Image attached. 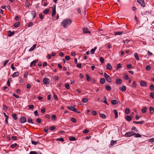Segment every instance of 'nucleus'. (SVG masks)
Masks as SVG:
<instances>
[{
    "instance_id": "1",
    "label": "nucleus",
    "mask_w": 154,
    "mask_h": 154,
    "mask_svg": "<svg viewBox=\"0 0 154 154\" xmlns=\"http://www.w3.org/2000/svg\"><path fill=\"white\" fill-rule=\"evenodd\" d=\"M72 21L69 19H66L64 20L61 23V25L64 28H67L72 23Z\"/></svg>"
},
{
    "instance_id": "2",
    "label": "nucleus",
    "mask_w": 154,
    "mask_h": 154,
    "mask_svg": "<svg viewBox=\"0 0 154 154\" xmlns=\"http://www.w3.org/2000/svg\"><path fill=\"white\" fill-rule=\"evenodd\" d=\"M104 77L107 82L109 83H112V82L111 81V78L109 75L106 73H104Z\"/></svg>"
},
{
    "instance_id": "3",
    "label": "nucleus",
    "mask_w": 154,
    "mask_h": 154,
    "mask_svg": "<svg viewBox=\"0 0 154 154\" xmlns=\"http://www.w3.org/2000/svg\"><path fill=\"white\" fill-rule=\"evenodd\" d=\"M135 132L134 131H131L126 132L125 134V136L127 137H130L134 135Z\"/></svg>"
},
{
    "instance_id": "4",
    "label": "nucleus",
    "mask_w": 154,
    "mask_h": 154,
    "mask_svg": "<svg viewBox=\"0 0 154 154\" xmlns=\"http://www.w3.org/2000/svg\"><path fill=\"white\" fill-rule=\"evenodd\" d=\"M19 121L21 123H24L26 122V119L25 116H22L20 119Z\"/></svg>"
},
{
    "instance_id": "5",
    "label": "nucleus",
    "mask_w": 154,
    "mask_h": 154,
    "mask_svg": "<svg viewBox=\"0 0 154 154\" xmlns=\"http://www.w3.org/2000/svg\"><path fill=\"white\" fill-rule=\"evenodd\" d=\"M43 83L45 84H48L50 82V80L47 78L43 79Z\"/></svg>"
},
{
    "instance_id": "6",
    "label": "nucleus",
    "mask_w": 154,
    "mask_h": 154,
    "mask_svg": "<svg viewBox=\"0 0 154 154\" xmlns=\"http://www.w3.org/2000/svg\"><path fill=\"white\" fill-rule=\"evenodd\" d=\"M137 2L142 7H144L145 6V4L143 0H137Z\"/></svg>"
},
{
    "instance_id": "7",
    "label": "nucleus",
    "mask_w": 154,
    "mask_h": 154,
    "mask_svg": "<svg viewBox=\"0 0 154 154\" xmlns=\"http://www.w3.org/2000/svg\"><path fill=\"white\" fill-rule=\"evenodd\" d=\"M140 85L142 87H146V83L143 81H141L140 82Z\"/></svg>"
},
{
    "instance_id": "8",
    "label": "nucleus",
    "mask_w": 154,
    "mask_h": 154,
    "mask_svg": "<svg viewBox=\"0 0 154 154\" xmlns=\"http://www.w3.org/2000/svg\"><path fill=\"white\" fill-rule=\"evenodd\" d=\"M75 105L73 106H68L67 108L70 110L72 111H76V108L75 107Z\"/></svg>"
},
{
    "instance_id": "9",
    "label": "nucleus",
    "mask_w": 154,
    "mask_h": 154,
    "mask_svg": "<svg viewBox=\"0 0 154 154\" xmlns=\"http://www.w3.org/2000/svg\"><path fill=\"white\" fill-rule=\"evenodd\" d=\"M119 88V90L122 91V92H124L126 90V88L125 86L123 85L122 86L120 87Z\"/></svg>"
},
{
    "instance_id": "10",
    "label": "nucleus",
    "mask_w": 154,
    "mask_h": 154,
    "mask_svg": "<svg viewBox=\"0 0 154 154\" xmlns=\"http://www.w3.org/2000/svg\"><path fill=\"white\" fill-rule=\"evenodd\" d=\"M116 84L118 85L120 84L122 82V80L120 79L117 78L116 80Z\"/></svg>"
},
{
    "instance_id": "11",
    "label": "nucleus",
    "mask_w": 154,
    "mask_h": 154,
    "mask_svg": "<svg viewBox=\"0 0 154 154\" xmlns=\"http://www.w3.org/2000/svg\"><path fill=\"white\" fill-rule=\"evenodd\" d=\"M27 121L29 123L32 124H33L34 123L32 122V118L29 117L28 118Z\"/></svg>"
},
{
    "instance_id": "12",
    "label": "nucleus",
    "mask_w": 154,
    "mask_h": 154,
    "mask_svg": "<svg viewBox=\"0 0 154 154\" xmlns=\"http://www.w3.org/2000/svg\"><path fill=\"white\" fill-rule=\"evenodd\" d=\"M83 32L85 33H91L90 31H88V28H84L83 29Z\"/></svg>"
},
{
    "instance_id": "13",
    "label": "nucleus",
    "mask_w": 154,
    "mask_h": 154,
    "mask_svg": "<svg viewBox=\"0 0 154 154\" xmlns=\"http://www.w3.org/2000/svg\"><path fill=\"white\" fill-rule=\"evenodd\" d=\"M118 103V102L116 100H111V103L113 105L117 104Z\"/></svg>"
},
{
    "instance_id": "14",
    "label": "nucleus",
    "mask_w": 154,
    "mask_h": 154,
    "mask_svg": "<svg viewBox=\"0 0 154 154\" xmlns=\"http://www.w3.org/2000/svg\"><path fill=\"white\" fill-rule=\"evenodd\" d=\"M106 68L107 69L111 70L112 69V67L110 64L108 63L106 66Z\"/></svg>"
},
{
    "instance_id": "15",
    "label": "nucleus",
    "mask_w": 154,
    "mask_h": 154,
    "mask_svg": "<svg viewBox=\"0 0 154 154\" xmlns=\"http://www.w3.org/2000/svg\"><path fill=\"white\" fill-rule=\"evenodd\" d=\"M117 140L114 141L112 140L110 142V145L111 146H113L117 143Z\"/></svg>"
},
{
    "instance_id": "16",
    "label": "nucleus",
    "mask_w": 154,
    "mask_h": 154,
    "mask_svg": "<svg viewBox=\"0 0 154 154\" xmlns=\"http://www.w3.org/2000/svg\"><path fill=\"white\" fill-rule=\"evenodd\" d=\"M113 112L115 114V118L116 119L118 117V112L116 110L114 109Z\"/></svg>"
},
{
    "instance_id": "17",
    "label": "nucleus",
    "mask_w": 154,
    "mask_h": 154,
    "mask_svg": "<svg viewBox=\"0 0 154 154\" xmlns=\"http://www.w3.org/2000/svg\"><path fill=\"white\" fill-rule=\"evenodd\" d=\"M150 113L151 114H153L154 112V108L152 107H150L149 108Z\"/></svg>"
},
{
    "instance_id": "18",
    "label": "nucleus",
    "mask_w": 154,
    "mask_h": 154,
    "mask_svg": "<svg viewBox=\"0 0 154 154\" xmlns=\"http://www.w3.org/2000/svg\"><path fill=\"white\" fill-rule=\"evenodd\" d=\"M8 36H11L13 35L14 34V32L13 31V32H11V31L9 30L8 31Z\"/></svg>"
},
{
    "instance_id": "19",
    "label": "nucleus",
    "mask_w": 154,
    "mask_h": 154,
    "mask_svg": "<svg viewBox=\"0 0 154 154\" xmlns=\"http://www.w3.org/2000/svg\"><path fill=\"white\" fill-rule=\"evenodd\" d=\"M19 74V72H16L13 74L12 77L13 78L17 77L18 75Z\"/></svg>"
},
{
    "instance_id": "20",
    "label": "nucleus",
    "mask_w": 154,
    "mask_h": 154,
    "mask_svg": "<svg viewBox=\"0 0 154 154\" xmlns=\"http://www.w3.org/2000/svg\"><path fill=\"white\" fill-rule=\"evenodd\" d=\"M38 60H35L33 61L32 62H31V63L30 64V66L31 67H32L33 64L37 63L38 62Z\"/></svg>"
},
{
    "instance_id": "21",
    "label": "nucleus",
    "mask_w": 154,
    "mask_h": 154,
    "mask_svg": "<svg viewBox=\"0 0 154 154\" xmlns=\"http://www.w3.org/2000/svg\"><path fill=\"white\" fill-rule=\"evenodd\" d=\"M105 81V79L103 78H101L100 80V83L101 84H103Z\"/></svg>"
},
{
    "instance_id": "22",
    "label": "nucleus",
    "mask_w": 154,
    "mask_h": 154,
    "mask_svg": "<svg viewBox=\"0 0 154 154\" xmlns=\"http://www.w3.org/2000/svg\"><path fill=\"white\" fill-rule=\"evenodd\" d=\"M97 47H95L94 48L92 49L91 51V54H94L95 51Z\"/></svg>"
},
{
    "instance_id": "23",
    "label": "nucleus",
    "mask_w": 154,
    "mask_h": 154,
    "mask_svg": "<svg viewBox=\"0 0 154 154\" xmlns=\"http://www.w3.org/2000/svg\"><path fill=\"white\" fill-rule=\"evenodd\" d=\"M31 15L33 16V18H34L36 16V14L35 12V11H31Z\"/></svg>"
},
{
    "instance_id": "24",
    "label": "nucleus",
    "mask_w": 154,
    "mask_h": 154,
    "mask_svg": "<svg viewBox=\"0 0 154 154\" xmlns=\"http://www.w3.org/2000/svg\"><path fill=\"white\" fill-rule=\"evenodd\" d=\"M36 46V45H33L32 47L29 50V51H33L34 49L35 48Z\"/></svg>"
},
{
    "instance_id": "25",
    "label": "nucleus",
    "mask_w": 154,
    "mask_h": 154,
    "mask_svg": "<svg viewBox=\"0 0 154 154\" xmlns=\"http://www.w3.org/2000/svg\"><path fill=\"white\" fill-rule=\"evenodd\" d=\"M123 32L122 31H119L115 32L114 33L115 35H121L123 34Z\"/></svg>"
},
{
    "instance_id": "26",
    "label": "nucleus",
    "mask_w": 154,
    "mask_h": 154,
    "mask_svg": "<svg viewBox=\"0 0 154 154\" xmlns=\"http://www.w3.org/2000/svg\"><path fill=\"white\" fill-rule=\"evenodd\" d=\"M50 11V10L49 9H46L43 11V13L45 14H48Z\"/></svg>"
},
{
    "instance_id": "27",
    "label": "nucleus",
    "mask_w": 154,
    "mask_h": 154,
    "mask_svg": "<svg viewBox=\"0 0 154 154\" xmlns=\"http://www.w3.org/2000/svg\"><path fill=\"white\" fill-rule=\"evenodd\" d=\"M147 109V107H145L144 108H143L141 109L142 112L143 113H145L146 112Z\"/></svg>"
},
{
    "instance_id": "28",
    "label": "nucleus",
    "mask_w": 154,
    "mask_h": 154,
    "mask_svg": "<svg viewBox=\"0 0 154 154\" xmlns=\"http://www.w3.org/2000/svg\"><path fill=\"white\" fill-rule=\"evenodd\" d=\"M12 116L13 118L15 120H16L17 119V114L16 113H14L12 115Z\"/></svg>"
},
{
    "instance_id": "29",
    "label": "nucleus",
    "mask_w": 154,
    "mask_h": 154,
    "mask_svg": "<svg viewBox=\"0 0 154 154\" xmlns=\"http://www.w3.org/2000/svg\"><path fill=\"white\" fill-rule=\"evenodd\" d=\"M134 135H135V136H134L135 137H142V136L141 135H140V134L138 133H135V134Z\"/></svg>"
},
{
    "instance_id": "30",
    "label": "nucleus",
    "mask_w": 154,
    "mask_h": 154,
    "mask_svg": "<svg viewBox=\"0 0 154 154\" xmlns=\"http://www.w3.org/2000/svg\"><path fill=\"white\" fill-rule=\"evenodd\" d=\"M20 22H17L15 23L14 24V26L16 27H18L19 26Z\"/></svg>"
},
{
    "instance_id": "31",
    "label": "nucleus",
    "mask_w": 154,
    "mask_h": 154,
    "mask_svg": "<svg viewBox=\"0 0 154 154\" xmlns=\"http://www.w3.org/2000/svg\"><path fill=\"white\" fill-rule=\"evenodd\" d=\"M134 56L135 58H136V59L137 60H139V58L138 57V54H137V53H135L134 54Z\"/></svg>"
},
{
    "instance_id": "32",
    "label": "nucleus",
    "mask_w": 154,
    "mask_h": 154,
    "mask_svg": "<svg viewBox=\"0 0 154 154\" xmlns=\"http://www.w3.org/2000/svg\"><path fill=\"white\" fill-rule=\"evenodd\" d=\"M100 117L103 119H105L106 118V116L103 114H101L100 113Z\"/></svg>"
},
{
    "instance_id": "33",
    "label": "nucleus",
    "mask_w": 154,
    "mask_h": 154,
    "mask_svg": "<svg viewBox=\"0 0 154 154\" xmlns=\"http://www.w3.org/2000/svg\"><path fill=\"white\" fill-rule=\"evenodd\" d=\"M126 120L129 122L131 120V118L129 116H126Z\"/></svg>"
},
{
    "instance_id": "34",
    "label": "nucleus",
    "mask_w": 154,
    "mask_h": 154,
    "mask_svg": "<svg viewBox=\"0 0 154 154\" xmlns=\"http://www.w3.org/2000/svg\"><path fill=\"white\" fill-rule=\"evenodd\" d=\"M105 88L108 91L110 90L111 89V87L109 85L106 86H105Z\"/></svg>"
},
{
    "instance_id": "35",
    "label": "nucleus",
    "mask_w": 154,
    "mask_h": 154,
    "mask_svg": "<svg viewBox=\"0 0 154 154\" xmlns=\"http://www.w3.org/2000/svg\"><path fill=\"white\" fill-rule=\"evenodd\" d=\"M65 87L68 89H69L70 88L69 85L68 83H66L65 84Z\"/></svg>"
},
{
    "instance_id": "36",
    "label": "nucleus",
    "mask_w": 154,
    "mask_h": 154,
    "mask_svg": "<svg viewBox=\"0 0 154 154\" xmlns=\"http://www.w3.org/2000/svg\"><path fill=\"white\" fill-rule=\"evenodd\" d=\"M86 79L88 81H90L91 80V78L88 75V74H86Z\"/></svg>"
},
{
    "instance_id": "37",
    "label": "nucleus",
    "mask_w": 154,
    "mask_h": 154,
    "mask_svg": "<svg viewBox=\"0 0 154 154\" xmlns=\"http://www.w3.org/2000/svg\"><path fill=\"white\" fill-rule=\"evenodd\" d=\"M69 140L71 141H75L76 140V139L74 137H69Z\"/></svg>"
},
{
    "instance_id": "38",
    "label": "nucleus",
    "mask_w": 154,
    "mask_h": 154,
    "mask_svg": "<svg viewBox=\"0 0 154 154\" xmlns=\"http://www.w3.org/2000/svg\"><path fill=\"white\" fill-rule=\"evenodd\" d=\"M151 66L149 65H147L146 67V68H145V69H146L147 70V71H149V70L151 68Z\"/></svg>"
},
{
    "instance_id": "39",
    "label": "nucleus",
    "mask_w": 154,
    "mask_h": 154,
    "mask_svg": "<svg viewBox=\"0 0 154 154\" xmlns=\"http://www.w3.org/2000/svg\"><path fill=\"white\" fill-rule=\"evenodd\" d=\"M11 81V78L8 79L7 82V84L8 86H10V83Z\"/></svg>"
},
{
    "instance_id": "40",
    "label": "nucleus",
    "mask_w": 154,
    "mask_h": 154,
    "mask_svg": "<svg viewBox=\"0 0 154 154\" xmlns=\"http://www.w3.org/2000/svg\"><path fill=\"white\" fill-rule=\"evenodd\" d=\"M103 102H104L105 103H106L107 105H108V103H107V102L106 98V97H103Z\"/></svg>"
},
{
    "instance_id": "41",
    "label": "nucleus",
    "mask_w": 154,
    "mask_h": 154,
    "mask_svg": "<svg viewBox=\"0 0 154 154\" xmlns=\"http://www.w3.org/2000/svg\"><path fill=\"white\" fill-rule=\"evenodd\" d=\"M51 119L53 120H55L57 119L56 115H53L51 116Z\"/></svg>"
},
{
    "instance_id": "42",
    "label": "nucleus",
    "mask_w": 154,
    "mask_h": 154,
    "mask_svg": "<svg viewBox=\"0 0 154 154\" xmlns=\"http://www.w3.org/2000/svg\"><path fill=\"white\" fill-rule=\"evenodd\" d=\"M125 112L127 114H128L130 112V109H129L126 108L125 109Z\"/></svg>"
},
{
    "instance_id": "43",
    "label": "nucleus",
    "mask_w": 154,
    "mask_h": 154,
    "mask_svg": "<svg viewBox=\"0 0 154 154\" xmlns=\"http://www.w3.org/2000/svg\"><path fill=\"white\" fill-rule=\"evenodd\" d=\"M149 89L151 91H153L154 90V86L153 84L151 85L149 87Z\"/></svg>"
},
{
    "instance_id": "44",
    "label": "nucleus",
    "mask_w": 154,
    "mask_h": 154,
    "mask_svg": "<svg viewBox=\"0 0 154 154\" xmlns=\"http://www.w3.org/2000/svg\"><path fill=\"white\" fill-rule=\"evenodd\" d=\"M31 143L32 144L34 145H36L37 144L39 143V142L38 141H35L33 140H32L31 141Z\"/></svg>"
},
{
    "instance_id": "45",
    "label": "nucleus",
    "mask_w": 154,
    "mask_h": 154,
    "mask_svg": "<svg viewBox=\"0 0 154 154\" xmlns=\"http://www.w3.org/2000/svg\"><path fill=\"white\" fill-rule=\"evenodd\" d=\"M48 127L46 126L45 127V128H44L43 130L44 131L45 133H47L48 131Z\"/></svg>"
},
{
    "instance_id": "46",
    "label": "nucleus",
    "mask_w": 154,
    "mask_h": 154,
    "mask_svg": "<svg viewBox=\"0 0 154 154\" xmlns=\"http://www.w3.org/2000/svg\"><path fill=\"white\" fill-rule=\"evenodd\" d=\"M137 86V84L134 81L133 82L132 87L133 88H135Z\"/></svg>"
},
{
    "instance_id": "47",
    "label": "nucleus",
    "mask_w": 154,
    "mask_h": 154,
    "mask_svg": "<svg viewBox=\"0 0 154 154\" xmlns=\"http://www.w3.org/2000/svg\"><path fill=\"white\" fill-rule=\"evenodd\" d=\"M121 66L122 65L120 63L118 64L116 67V69L117 70L121 68Z\"/></svg>"
},
{
    "instance_id": "48",
    "label": "nucleus",
    "mask_w": 154,
    "mask_h": 154,
    "mask_svg": "<svg viewBox=\"0 0 154 154\" xmlns=\"http://www.w3.org/2000/svg\"><path fill=\"white\" fill-rule=\"evenodd\" d=\"M49 129L51 131L54 130L55 129L56 127L54 126H52L49 128Z\"/></svg>"
},
{
    "instance_id": "49",
    "label": "nucleus",
    "mask_w": 154,
    "mask_h": 154,
    "mask_svg": "<svg viewBox=\"0 0 154 154\" xmlns=\"http://www.w3.org/2000/svg\"><path fill=\"white\" fill-rule=\"evenodd\" d=\"M70 120L72 122L74 123L76 121V119L75 118H71Z\"/></svg>"
},
{
    "instance_id": "50",
    "label": "nucleus",
    "mask_w": 154,
    "mask_h": 154,
    "mask_svg": "<svg viewBox=\"0 0 154 154\" xmlns=\"http://www.w3.org/2000/svg\"><path fill=\"white\" fill-rule=\"evenodd\" d=\"M25 5L27 7H29L30 5V3L27 0H26L25 2Z\"/></svg>"
},
{
    "instance_id": "51",
    "label": "nucleus",
    "mask_w": 154,
    "mask_h": 154,
    "mask_svg": "<svg viewBox=\"0 0 154 154\" xmlns=\"http://www.w3.org/2000/svg\"><path fill=\"white\" fill-rule=\"evenodd\" d=\"M88 101V99L87 98H83L82 100V101L83 103H86Z\"/></svg>"
},
{
    "instance_id": "52",
    "label": "nucleus",
    "mask_w": 154,
    "mask_h": 154,
    "mask_svg": "<svg viewBox=\"0 0 154 154\" xmlns=\"http://www.w3.org/2000/svg\"><path fill=\"white\" fill-rule=\"evenodd\" d=\"M53 95L54 96V98L56 99V100H57L58 99V98L57 97V96L55 94V93L53 92Z\"/></svg>"
},
{
    "instance_id": "53",
    "label": "nucleus",
    "mask_w": 154,
    "mask_h": 154,
    "mask_svg": "<svg viewBox=\"0 0 154 154\" xmlns=\"http://www.w3.org/2000/svg\"><path fill=\"white\" fill-rule=\"evenodd\" d=\"M45 118L47 119H49L50 118V116L48 114H47L45 116Z\"/></svg>"
},
{
    "instance_id": "54",
    "label": "nucleus",
    "mask_w": 154,
    "mask_h": 154,
    "mask_svg": "<svg viewBox=\"0 0 154 154\" xmlns=\"http://www.w3.org/2000/svg\"><path fill=\"white\" fill-rule=\"evenodd\" d=\"M100 61L102 63H103L104 62V59L103 58L101 57L100 58Z\"/></svg>"
},
{
    "instance_id": "55",
    "label": "nucleus",
    "mask_w": 154,
    "mask_h": 154,
    "mask_svg": "<svg viewBox=\"0 0 154 154\" xmlns=\"http://www.w3.org/2000/svg\"><path fill=\"white\" fill-rule=\"evenodd\" d=\"M36 121L38 123H40L41 122L42 120L40 118H38L36 119Z\"/></svg>"
},
{
    "instance_id": "56",
    "label": "nucleus",
    "mask_w": 154,
    "mask_h": 154,
    "mask_svg": "<svg viewBox=\"0 0 154 154\" xmlns=\"http://www.w3.org/2000/svg\"><path fill=\"white\" fill-rule=\"evenodd\" d=\"M34 113L35 115L36 116H38V114L37 110H36L34 112Z\"/></svg>"
},
{
    "instance_id": "57",
    "label": "nucleus",
    "mask_w": 154,
    "mask_h": 154,
    "mask_svg": "<svg viewBox=\"0 0 154 154\" xmlns=\"http://www.w3.org/2000/svg\"><path fill=\"white\" fill-rule=\"evenodd\" d=\"M3 108L5 110L7 109L8 107L5 105H3Z\"/></svg>"
},
{
    "instance_id": "58",
    "label": "nucleus",
    "mask_w": 154,
    "mask_h": 154,
    "mask_svg": "<svg viewBox=\"0 0 154 154\" xmlns=\"http://www.w3.org/2000/svg\"><path fill=\"white\" fill-rule=\"evenodd\" d=\"M89 131V130L88 129H85L83 131V133L84 134H87Z\"/></svg>"
},
{
    "instance_id": "59",
    "label": "nucleus",
    "mask_w": 154,
    "mask_h": 154,
    "mask_svg": "<svg viewBox=\"0 0 154 154\" xmlns=\"http://www.w3.org/2000/svg\"><path fill=\"white\" fill-rule=\"evenodd\" d=\"M9 61V60H7L5 61L3 63V66H5L8 63Z\"/></svg>"
},
{
    "instance_id": "60",
    "label": "nucleus",
    "mask_w": 154,
    "mask_h": 154,
    "mask_svg": "<svg viewBox=\"0 0 154 154\" xmlns=\"http://www.w3.org/2000/svg\"><path fill=\"white\" fill-rule=\"evenodd\" d=\"M150 96L152 98H154V92H151L150 94Z\"/></svg>"
},
{
    "instance_id": "61",
    "label": "nucleus",
    "mask_w": 154,
    "mask_h": 154,
    "mask_svg": "<svg viewBox=\"0 0 154 154\" xmlns=\"http://www.w3.org/2000/svg\"><path fill=\"white\" fill-rule=\"evenodd\" d=\"M45 108H43L41 110V112L42 113H44L45 112Z\"/></svg>"
},
{
    "instance_id": "62",
    "label": "nucleus",
    "mask_w": 154,
    "mask_h": 154,
    "mask_svg": "<svg viewBox=\"0 0 154 154\" xmlns=\"http://www.w3.org/2000/svg\"><path fill=\"white\" fill-rule=\"evenodd\" d=\"M17 145L16 143H15L14 144H12L11 145V147L12 148H13L14 147L16 146Z\"/></svg>"
},
{
    "instance_id": "63",
    "label": "nucleus",
    "mask_w": 154,
    "mask_h": 154,
    "mask_svg": "<svg viewBox=\"0 0 154 154\" xmlns=\"http://www.w3.org/2000/svg\"><path fill=\"white\" fill-rule=\"evenodd\" d=\"M127 67L128 69L131 68L132 67V66L131 64H129L127 65Z\"/></svg>"
},
{
    "instance_id": "64",
    "label": "nucleus",
    "mask_w": 154,
    "mask_h": 154,
    "mask_svg": "<svg viewBox=\"0 0 154 154\" xmlns=\"http://www.w3.org/2000/svg\"><path fill=\"white\" fill-rule=\"evenodd\" d=\"M149 141L150 142H154V138H152L149 140Z\"/></svg>"
}]
</instances>
